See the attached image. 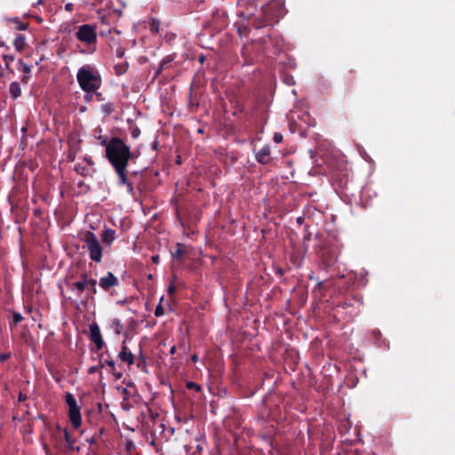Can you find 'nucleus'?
<instances>
[{
    "label": "nucleus",
    "instance_id": "nucleus-28",
    "mask_svg": "<svg viewBox=\"0 0 455 455\" xmlns=\"http://www.w3.org/2000/svg\"><path fill=\"white\" fill-rule=\"evenodd\" d=\"M150 30L153 33H157L160 28V21L157 19L153 18L149 23Z\"/></svg>",
    "mask_w": 455,
    "mask_h": 455
},
{
    "label": "nucleus",
    "instance_id": "nucleus-27",
    "mask_svg": "<svg viewBox=\"0 0 455 455\" xmlns=\"http://www.w3.org/2000/svg\"><path fill=\"white\" fill-rule=\"evenodd\" d=\"M96 284H97V280L93 279V278H90V282H88V287L86 289L88 290L89 292L92 293V295L97 293Z\"/></svg>",
    "mask_w": 455,
    "mask_h": 455
},
{
    "label": "nucleus",
    "instance_id": "nucleus-3",
    "mask_svg": "<svg viewBox=\"0 0 455 455\" xmlns=\"http://www.w3.org/2000/svg\"><path fill=\"white\" fill-rule=\"evenodd\" d=\"M76 80L80 88L85 93L95 92L102 84L100 72L90 65H84L78 69Z\"/></svg>",
    "mask_w": 455,
    "mask_h": 455
},
{
    "label": "nucleus",
    "instance_id": "nucleus-35",
    "mask_svg": "<svg viewBox=\"0 0 455 455\" xmlns=\"http://www.w3.org/2000/svg\"><path fill=\"white\" fill-rule=\"evenodd\" d=\"M125 448L128 452H131L132 450H135V444L132 441H127L125 443Z\"/></svg>",
    "mask_w": 455,
    "mask_h": 455
},
{
    "label": "nucleus",
    "instance_id": "nucleus-25",
    "mask_svg": "<svg viewBox=\"0 0 455 455\" xmlns=\"http://www.w3.org/2000/svg\"><path fill=\"white\" fill-rule=\"evenodd\" d=\"M100 108L106 116H109L115 111V105L113 102H108L101 105Z\"/></svg>",
    "mask_w": 455,
    "mask_h": 455
},
{
    "label": "nucleus",
    "instance_id": "nucleus-44",
    "mask_svg": "<svg viewBox=\"0 0 455 455\" xmlns=\"http://www.w3.org/2000/svg\"><path fill=\"white\" fill-rule=\"evenodd\" d=\"M249 30H250V29H249V28H248V27H246V26H244V27H239V28H238V33H239V35H240V36H241L243 32H244V33H245V32H246V33H248V32H249Z\"/></svg>",
    "mask_w": 455,
    "mask_h": 455
},
{
    "label": "nucleus",
    "instance_id": "nucleus-9",
    "mask_svg": "<svg viewBox=\"0 0 455 455\" xmlns=\"http://www.w3.org/2000/svg\"><path fill=\"white\" fill-rule=\"evenodd\" d=\"M118 284L119 280L112 272H108L99 281L100 287L105 291H108L111 288L118 286Z\"/></svg>",
    "mask_w": 455,
    "mask_h": 455
},
{
    "label": "nucleus",
    "instance_id": "nucleus-14",
    "mask_svg": "<svg viewBox=\"0 0 455 455\" xmlns=\"http://www.w3.org/2000/svg\"><path fill=\"white\" fill-rule=\"evenodd\" d=\"M6 22L9 26H12L15 30H26L28 27V22L21 21L18 17L8 18Z\"/></svg>",
    "mask_w": 455,
    "mask_h": 455
},
{
    "label": "nucleus",
    "instance_id": "nucleus-17",
    "mask_svg": "<svg viewBox=\"0 0 455 455\" xmlns=\"http://www.w3.org/2000/svg\"><path fill=\"white\" fill-rule=\"evenodd\" d=\"M187 252L186 245L180 243H176L175 250L172 251V258L182 260L184 254Z\"/></svg>",
    "mask_w": 455,
    "mask_h": 455
},
{
    "label": "nucleus",
    "instance_id": "nucleus-10",
    "mask_svg": "<svg viewBox=\"0 0 455 455\" xmlns=\"http://www.w3.org/2000/svg\"><path fill=\"white\" fill-rule=\"evenodd\" d=\"M90 339L95 344L97 350H101L105 345L100 327L96 323L90 324Z\"/></svg>",
    "mask_w": 455,
    "mask_h": 455
},
{
    "label": "nucleus",
    "instance_id": "nucleus-56",
    "mask_svg": "<svg viewBox=\"0 0 455 455\" xmlns=\"http://www.w3.org/2000/svg\"><path fill=\"white\" fill-rule=\"evenodd\" d=\"M123 394H124V395H127V394H128V391H127V389H126V388H124V389H123Z\"/></svg>",
    "mask_w": 455,
    "mask_h": 455
},
{
    "label": "nucleus",
    "instance_id": "nucleus-2",
    "mask_svg": "<svg viewBox=\"0 0 455 455\" xmlns=\"http://www.w3.org/2000/svg\"><path fill=\"white\" fill-rule=\"evenodd\" d=\"M286 13L283 0H271L261 7L259 16L253 15L251 26L255 28H261L279 21Z\"/></svg>",
    "mask_w": 455,
    "mask_h": 455
},
{
    "label": "nucleus",
    "instance_id": "nucleus-51",
    "mask_svg": "<svg viewBox=\"0 0 455 455\" xmlns=\"http://www.w3.org/2000/svg\"><path fill=\"white\" fill-rule=\"evenodd\" d=\"M191 360L194 362V363H196L198 361V355L194 354L191 355Z\"/></svg>",
    "mask_w": 455,
    "mask_h": 455
},
{
    "label": "nucleus",
    "instance_id": "nucleus-4",
    "mask_svg": "<svg viewBox=\"0 0 455 455\" xmlns=\"http://www.w3.org/2000/svg\"><path fill=\"white\" fill-rule=\"evenodd\" d=\"M96 26L90 24H83L77 28L76 37L78 41L85 44L88 47H92V51L96 50L97 33Z\"/></svg>",
    "mask_w": 455,
    "mask_h": 455
},
{
    "label": "nucleus",
    "instance_id": "nucleus-30",
    "mask_svg": "<svg viewBox=\"0 0 455 455\" xmlns=\"http://www.w3.org/2000/svg\"><path fill=\"white\" fill-rule=\"evenodd\" d=\"M97 140L100 141L101 146L105 147V150H108V147L111 144V139L108 140L107 137L100 135L97 137Z\"/></svg>",
    "mask_w": 455,
    "mask_h": 455
},
{
    "label": "nucleus",
    "instance_id": "nucleus-55",
    "mask_svg": "<svg viewBox=\"0 0 455 455\" xmlns=\"http://www.w3.org/2000/svg\"><path fill=\"white\" fill-rule=\"evenodd\" d=\"M56 430H57L58 432H60V433L63 432V430H62L61 427H60L59 424H57V426H56Z\"/></svg>",
    "mask_w": 455,
    "mask_h": 455
},
{
    "label": "nucleus",
    "instance_id": "nucleus-37",
    "mask_svg": "<svg viewBox=\"0 0 455 455\" xmlns=\"http://www.w3.org/2000/svg\"><path fill=\"white\" fill-rule=\"evenodd\" d=\"M273 140L275 143H281L283 141V135L280 132H275L273 137Z\"/></svg>",
    "mask_w": 455,
    "mask_h": 455
},
{
    "label": "nucleus",
    "instance_id": "nucleus-48",
    "mask_svg": "<svg viewBox=\"0 0 455 455\" xmlns=\"http://www.w3.org/2000/svg\"><path fill=\"white\" fill-rule=\"evenodd\" d=\"M164 68H162V66L160 65L157 70L156 71V76H158Z\"/></svg>",
    "mask_w": 455,
    "mask_h": 455
},
{
    "label": "nucleus",
    "instance_id": "nucleus-32",
    "mask_svg": "<svg viewBox=\"0 0 455 455\" xmlns=\"http://www.w3.org/2000/svg\"><path fill=\"white\" fill-rule=\"evenodd\" d=\"M23 320V316L18 313L14 312L12 315V322L11 323V325H17Z\"/></svg>",
    "mask_w": 455,
    "mask_h": 455
},
{
    "label": "nucleus",
    "instance_id": "nucleus-52",
    "mask_svg": "<svg viewBox=\"0 0 455 455\" xmlns=\"http://www.w3.org/2000/svg\"><path fill=\"white\" fill-rule=\"evenodd\" d=\"M92 94H91V93H86V94L84 95V100H85L86 101H89V100L92 99Z\"/></svg>",
    "mask_w": 455,
    "mask_h": 455
},
{
    "label": "nucleus",
    "instance_id": "nucleus-41",
    "mask_svg": "<svg viewBox=\"0 0 455 455\" xmlns=\"http://www.w3.org/2000/svg\"><path fill=\"white\" fill-rule=\"evenodd\" d=\"M100 368H101L100 364L99 366H92L88 369V373L94 374L99 371Z\"/></svg>",
    "mask_w": 455,
    "mask_h": 455
},
{
    "label": "nucleus",
    "instance_id": "nucleus-34",
    "mask_svg": "<svg viewBox=\"0 0 455 455\" xmlns=\"http://www.w3.org/2000/svg\"><path fill=\"white\" fill-rule=\"evenodd\" d=\"M187 387L188 389L196 390L197 392L201 391V387L198 384L192 382V381H189L187 383Z\"/></svg>",
    "mask_w": 455,
    "mask_h": 455
},
{
    "label": "nucleus",
    "instance_id": "nucleus-26",
    "mask_svg": "<svg viewBox=\"0 0 455 455\" xmlns=\"http://www.w3.org/2000/svg\"><path fill=\"white\" fill-rule=\"evenodd\" d=\"M111 327L114 329L116 334H120L123 331V324L119 319H114L111 323Z\"/></svg>",
    "mask_w": 455,
    "mask_h": 455
},
{
    "label": "nucleus",
    "instance_id": "nucleus-58",
    "mask_svg": "<svg viewBox=\"0 0 455 455\" xmlns=\"http://www.w3.org/2000/svg\"><path fill=\"white\" fill-rule=\"evenodd\" d=\"M156 147H157V143L156 142V143L154 144V148H156Z\"/></svg>",
    "mask_w": 455,
    "mask_h": 455
},
{
    "label": "nucleus",
    "instance_id": "nucleus-22",
    "mask_svg": "<svg viewBox=\"0 0 455 455\" xmlns=\"http://www.w3.org/2000/svg\"><path fill=\"white\" fill-rule=\"evenodd\" d=\"M88 287V282L77 281L71 284L70 289L73 291H76L77 294H82Z\"/></svg>",
    "mask_w": 455,
    "mask_h": 455
},
{
    "label": "nucleus",
    "instance_id": "nucleus-31",
    "mask_svg": "<svg viewBox=\"0 0 455 455\" xmlns=\"http://www.w3.org/2000/svg\"><path fill=\"white\" fill-rule=\"evenodd\" d=\"M100 367H104L105 365H108V367L111 368V371H114L115 368H116V363L113 359L109 358V359H105L104 362H102L100 360Z\"/></svg>",
    "mask_w": 455,
    "mask_h": 455
},
{
    "label": "nucleus",
    "instance_id": "nucleus-49",
    "mask_svg": "<svg viewBox=\"0 0 455 455\" xmlns=\"http://www.w3.org/2000/svg\"><path fill=\"white\" fill-rule=\"evenodd\" d=\"M152 260L154 263L157 264L159 262V256L158 255L152 256Z\"/></svg>",
    "mask_w": 455,
    "mask_h": 455
},
{
    "label": "nucleus",
    "instance_id": "nucleus-53",
    "mask_svg": "<svg viewBox=\"0 0 455 455\" xmlns=\"http://www.w3.org/2000/svg\"><path fill=\"white\" fill-rule=\"evenodd\" d=\"M303 220H304L303 217L297 218V223H299V225H301L303 223Z\"/></svg>",
    "mask_w": 455,
    "mask_h": 455
},
{
    "label": "nucleus",
    "instance_id": "nucleus-57",
    "mask_svg": "<svg viewBox=\"0 0 455 455\" xmlns=\"http://www.w3.org/2000/svg\"><path fill=\"white\" fill-rule=\"evenodd\" d=\"M333 263V261H329L327 264L328 266H331Z\"/></svg>",
    "mask_w": 455,
    "mask_h": 455
},
{
    "label": "nucleus",
    "instance_id": "nucleus-40",
    "mask_svg": "<svg viewBox=\"0 0 455 455\" xmlns=\"http://www.w3.org/2000/svg\"><path fill=\"white\" fill-rule=\"evenodd\" d=\"M131 133H132V137L133 139H136L140 135V128L135 127L134 129H132Z\"/></svg>",
    "mask_w": 455,
    "mask_h": 455
},
{
    "label": "nucleus",
    "instance_id": "nucleus-42",
    "mask_svg": "<svg viewBox=\"0 0 455 455\" xmlns=\"http://www.w3.org/2000/svg\"><path fill=\"white\" fill-rule=\"evenodd\" d=\"M10 357H11V354L10 353H4V354L0 355V362L4 363V361L9 359Z\"/></svg>",
    "mask_w": 455,
    "mask_h": 455
},
{
    "label": "nucleus",
    "instance_id": "nucleus-59",
    "mask_svg": "<svg viewBox=\"0 0 455 455\" xmlns=\"http://www.w3.org/2000/svg\"><path fill=\"white\" fill-rule=\"evenodd\" d=\"M31 310H32V307H28V311H29V312H30Z\"/></svg>",
    "mask_w": 455,
    "mask_h": 455
},
{
    "label": "nucleus",
    "instance_id": "nucleus-21",
    "mask_svg": "<svg viewBox=\"0 0 455 455\" xmlns=\"http://www.w3.org/2000/svg\"><path fill=\"white\" fill-rule=\"evenodd\" d=\"M74 169L76 172V173L80 174L83 177L90 175L92 171V169L90 166L80 163L76 164Z\"/></svg>",
    "mask_w": 455,
    "mask_h": 455
},
{
    "label": "nucleus",
    "instance_id": "nucleus-16",
    "mask_svg": "<svg viewBox=\"0 0 455 455\" xmlns=\"http://www.w3.org/2000/svg\"><path fill=\"white\" fill-rule=\"evenodd\" d=\"M9 93L12 100H17L21 96L22 91L19 82L14 81L10 84Z\"/></svg>",
    "mask_w": 455,
    "mask_h": 455
},
{
    "label": "nucleus",
    "instance_id": "nucleus-45",
    "mask_svg": "<svg viewBox=\"0 0 455 455\" xmlns=\"http://www.w3.org/2000/svg\"><path fill=\"white\" fill-rule=\"evenodd\" d=\"M176 291V288L173 284H170L167 288V291L170 295L173 294Z\"/></svg>",
    "mask_w": 455,
    "mask_h": 455
},
{
    "label": "nucleus",
    "instance_id": "nucleus-46",
    "mask_svg": "<svg viewBox=\"0 0 455 455\" xmlns=\"http://www.w3.org/2000/svg\"><path fill=\"white\" fill-rule=\"evenodd\" d=\"M27 398H28L27 395H25V394H23V393H21V392H20V393L19 394L18 401H19V402H24V401H26V400H27Z\"/></svg>",
    "mask_w": 455,
    "mask_h": 455
},
{
    "label": "nucleus",
    "instance_id": "nucleus-24",
    "mask_svg": "<svg viewBox=\"0 0 455 455\" xmlns=\"http://www.w3.org/2000/svg\"><path fill=\"white\" fill-rule=\"evenodd\" d=\"M3 60L4 62L6 70H8L9 73H11V74H14L13 69L11 68V62H12L14 60V57L12 55L4 54V55H3Z\"/></svg>",
    "mask_w": 455,
    "mask_h": 455
},
{
    "label": "nucleus",
    "instance_id": "nucleus-13",
    "mask_svg": "<svg viewBox=\"0 0 455 455\" xmlns=\"http://www.w3.org/2000/svg\"><path fill=\"white\" fill-rule=\"evenodd\" d=\"M118 358L127 363L129 365H132L134 363L135 356L128 349V347L125 345V341H123L121 346V351L118 354Z\"/></svg>",
    "mask_w": 455,
    "mask_h": 455
},
{
    "label": "nucleus",
    "instance_id": "nucleus-18",
    "mask_svg": "<svg viewBox=\"0 0 455 455\" xmlns=\"http://www.w3.org/2000/svg\"><path fill=\"white\" fill-rule=\"evenodd\" d=\"M251 46L244 45L242 48L241 54L243 59V63L245 65H251L254 61L253 57L251 56Z\"/></svg>",
    "mask_w": 455,
    "mask_h": 455
},
{
    "label": "nucleus",
    "instance_id": "nucleus-38",
    "mask_svg": "<svg viewBox=\"0 0 455 455\" xmlns=\"http://www.w3.org/2000/svg\"><path fill=\"white\" fill-rule=\"evenodd\" d=\"M164 315V308L161 305H158L155 309V315L161 316Z\"/></svg>",
    "mask_w": 455,
    "mask_h": 455
},
{
    "label": "nucleus",
    "instance_id": "nucleus-11",
    "mask_svg": "<svg viewBox=\"0 0 455 455\" xmlns=\"http://www.w3.org/2000/svg\"><path fill=\"white\" fill-rule=\"evenodd\" d=\"M255 158L261 164H269L272 162L270 146L265 145L262 148L257 151L255 153Z\"/></svg>",
    "mask_w": 455,
    "mask_h": 455
},
{
    "label": "nucleus",
    "instance_id": "nucleus-43",
    "mask_svg": "<svg viewBox=\"0 0 455 455\" xmlns=\"http://www.w3.org/2000/svg\"><path fill=\"white\" fill-rule=\"evenodd\" d=\"M80 280L84 282H90V279L88 278V274L86 272H84L80 275Z\"/></svg>",
    "mask_w": 455,
    "mask_h": 455
},
{
    "label": "nucleus",
    "instance_id": "nucleus-6",
    "mask_svg": "<svg viewBox=\"0 0 455 455\" xmlns=\"http://www.w3.org/2000/svg\"><path fill=\"white\" fill-rule=\"evenodd\" d=\"M65 403L68 407V418L72 427L77 429L82 424L81 407L71 393H66Z\"/></svg>",
    "mask_w": 455,
    "mask_h": 455
},
{
    "label": "nucleus",
    "instance_id": "nucleus-36",
    "mask_svg": "<svg viewBox=\"0 0 455 455\" xmlns=\"http://www.w3.org/2000/svg\"><path fill=\"white\" fill-rule=\"evenodd\" d=\"M124 53H125V49L124 48L118 47L116 49V54L117 58L122 59L124 56Z\"/></svg>",
    "mask_w": 455,
    "mask_h": 455
},
{
    "label": "nucleus",
    "instance_id": "nucleus-23",
    "mask_svg": "<svg viewBox=\"0 0 455 455\" xmlns=\"http://www.w3.org/2000/svg\"><path fill=\"white\" fill-rule=\"evenodd\" d=\"M129 68V64L127 61H124L123 63L116 64L114 66L115 72L117 76L124 75Z\"/></svg>",
    "mask_w": 455,
    "mask_h": 455
},
{
    "label": "nucleus",
    "instance_id": "nucleus-50",
    "mask_svg": "<svg viewBox=\"0 0 455 455\" xmlns=\"http://www.w3.org/2000/svg\"><path fill=\"white\" fill-rule=\"evenodd\" d=\"M204 60H205V57L204 55L201 54L199 57H198V61L203 64L204 62Z\"/></svg>",
    "mask_w": 455,
    "mask_h": 455
},
{
    "label": "nucleus",
    "instance_id": "nucleus-33",
    "mask_svg": "<svg viewBox=\"0 0 455 455\" xmlns=\"http://www.w3.org/2000/svg\"><path fill=\"white\" fill-rule=\"evenodd\" d=\"M146 364V357L143 355L142 352H140V355L137 357V366L139 368L144 366Z\"/></svg>",
    "mask_w": 455,
    "mask_h": 455
},
{
    "label": "nucleus",
    "instance_id": "nucleus-39",
    "mask_svg": "<svg viewBox=\"0 0 455 455\" xmlns=\"http://www.w3.org/2000/svg\"><path fill=\"white\" fill-rule=\"evenodd\" d=\"M84 161L86 163V165L90 166L92 169L94 162L92 161L91 156H84Z\"/></svg>",
    "mask_w": 455,
    "mask_h": 455
},
{
    "label": "nucleus",
    "instance_id": "nucleus-20",
    "mask_svg": "<svg viewBox=\"0 0 455 455\" xmlns=\"http://www.w3.org/2000/svg\"><path fill=\"white\" fill-rule=\"evenodd\" d=\"M13 45L16 51L22 52L28 45L25 36L18 35L13 41Z\"/></svg>",
    "mask_w": 455,
    "mask_h": 455
},
{
    "label": "nucleus",
    "instance_id": "nucleus-12",
    "mask_svg": "<svg viewBox=\"0 0 455 455\" xmlns=\"http://www.w3.org/2000/svg\"><path fill=\"white\" fill-rule=\"evenodd\" d=\"M17 68L23 73L20 82L24 84H28L31 79V67L25 63L22 59H20L17 62Z\"/></svg>",
    "mask_w": 455,
    "mask_h": 455
},
{
    "label": "nucleus",
    "instance_id": "nucleus-1",
    "mask_svg": "<svg viewBox=\"0 0 455 455\" xmlns=\"http://www.w3.org/2000/svg\"><path fill=\"white\" fill-rule=\"evenodd\" d=\"M105 155L116 173L127 171L129 161L133 157L130 147L119 137L111 138Z\"/></svg>",
    "mask_w": 455,
    "mask_h": 455
},
{
    "label": "nucleus",
    "instance_id": "nucleus-7",
    "mask_svg": "<svg viewBox=\"0 0 455 455\" xmlns=\"http://www.w3.org/2000/svg\"><path fill=\"white\" fill-rule=\"evenodd\" d=\"M259 417L265 421H277L281 418V410L278 406L270 409L269 405L265 403L260 409Z\"/></svg>",
    "mask_w": 455,
    "mask_h": 455
},
{
    "label": "nucleus",
    "instance_id": "nucleus-19",
    "mask_svg": "<svg viewBox=\"0 0 455 455\" xmlns=\"http://www.w3.org/2000/svg\"><path fill=\"white\" fill-rule=\"evenodd\" d=\"M63 435H64V439H65V442L67 443V447L68 450L70 451H73V450H76L77 451H80V448L79 447H75V443H76V438H72L68 431L67 428L63 429Z\"/></svg>",
    "mask_w": 455,
    "mask_h": 455
},
{
    "label": "nucleus",
    "instance_id": "nucleus-5",
    "mask_svg": "<svg viewBox=\"0 0 455 455\" xmlns=\"http://www.w3.org/2000/svg\"><path fill=\"white\" fill-rule=\"evenodd\" d=\"M86 244L90 259L100 263L102 260V247L94 233L87 231L83 238Z\"/></svg>",
    "mask_w": 455,
    "mask_h": 455
},
{
    "label": "nucleus",
    "instance_id": "nucleus-15",
    "mask_svg": "<svg viewBox=\"0 0 455 455\" xmlns=\"http://www.w3.org/2000/svg\"><path fill=\"white\" fill-rule=\"evenodd\" d=\"M116 239V231L111 228H106L101 234V241L107 245H110Z\"/></svg>",
    "mask_w": 455,
    "mask_h": 455
},
{
    "label": "nucleus",
    "instance_id": "nucleus-29",
    "mask_svg": "<svg viewBox=\"0 0 455 455\" xmlns=\"http://www.w3.org/2000/svg\"><path fill=\"white\" fill-rule=\"evenodd\" d=\"M174 58L172 55H168L165 58L162 60L160 62V65L162 66V68H167L171 65V63L173 61Z\"/></svg>",
    "mask_w": 455,
    "mask_h": 455
},
{
    "label": "nucleus",
    "instance_id": "nucleus-8",
    "mask_svg": "<svg viewBox=\"0 0 455 455\" xmlns=\"http://www.w3.org/2000/svg\"><path fill=\"white\" fill-rule=\"evenodd\" d=\"M137 172H128V171L121 172L119 173H116L118 181V186H125L127 188V192L130 195H134V186L132 182L131 181V178L137 175Z\"/></svg>",
    "mask_w": 455,
    "mask_h": 455
},
{
    "label": "nucleus",
    "instance_id": "nucleus-54",
    "mask_svg": "<svg viewBox=\"0 0 455 455\" xmlns=\"http://www.w3.org/2000/svg\"><path fill=\"white\" fill-rule=\"evenodd\" d=\"M175 352H176V347H175V346H172L170 349V354L173 355Z\"/></svg>",
    "mask_w": 455,
    "mask_h": 455
},
{
    "label": "nucleus",
    "instance_id": "nucleus-47",
    "mask_svg": "<svg viewBox=\"0 0 455 455\" xmlns=\"http://www.w3.org/2000/svg\"><path fill=\"white\" fill-rule=\"evenodd\" d=\"M74 8V4L72 3H68L65 5V10L71 12Z\"/></svg>",
    "mask_w": 455,
    "mask_h": 455
}]
</instances>
